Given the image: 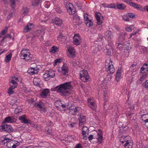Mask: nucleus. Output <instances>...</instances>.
<instances>
[{
    "label": "nucleus",
    "mask_w": 148,
    "mask_h": 148,
    "mask_svg": "<svg viewBox=\"0 0 148 148\" xmlns=\"http://www.w3.org/2000/svg\"><path fill=\"white\" fill-rule=\"evenodd\" d=\"M50 95L49 90L47 88L42 90L40 95V97L43 98H47Z\"/></svg>",
    "instance_id": "obj_18"
},
{
    "label": "nucleus",
    "mask_w": 148,
    "mask_h": 148,
    "mask_svg": "<svg viewBox=\"0 0 148 148\" xmlns=\"http://www.w3.org/2000/svg\"><path fill=\"white\" fill-rule=\"evenodd\" d=\"M13 131V129L9 125L5 124L1 125L0 127V131H5L8 132H11Z\"/></svg>",
    "instance_id": "obj_13"
},
{
    "label": "nucleus",
    "mask_w": 148,
    "mask_h": 148,
    "mask_svg": "<svg viewBox=\"0 0 148 148\" xmlns=\"http://www.w3.org/2000/svg\"><path fill=\"white\" fill-rule=\"evenodd\" d=\"M19 78L16 76L12 77L11 80L10 81V84H12L14 85V88H16L18 86L17 83L20 81L18 80Z\"/></svg>",
    "instance_id": "obj_23"
},
{
    "label": "nucleus",
    "mask_w": 148,
    "mask_h": 148,
    "mask_svg": "<svg viewBox=\"0 0 148 148\" xmlns=\"http://www.w3.org/2000/svg\"><path fill=\"white\" fill-rule=\"evenodd\" d=\"M71 106V104H69L68 105L66 104L64 101H63L60 107L58 108V110L61 111L63 113L66 109H68L69 108V106Z\"/></svg>",
    "instance_id": "obj_22"
},
{
    "label": "nucleus",
    "mask_w": 148,
    "mask_h": 148,
    "mask_svg": "<svg viewBox=\"0 0 148 148\" xmlns=\"http://www.w3.org/2000/svg\"><path fill=\"white\" fill-rule=\"evenodd\" d=\"M148 69L146 68H144V67L142 66L140 69V71L142 73H144L147 71Z\"/></svg>",
    "instance_id": "obj_54"
},
{
    "label": "nucleus",
    "mask_w": 148,
    "mask_h": 148,
    "mask_svg": "<svg viewBox=\"0 0 148 148\" xmlns=\"http://www.w3.org/2000/svg\"><path fill=\"white\" fill-rule=\"evenodd\" d=\"M50 3L49 1H46L45 2L44 5L45 8H48L50 6Z\"/></svg>",
    "instance_id": "obj_52"
},
{
    "label": "nucleus",
    "mask_w": 148,
    "mask_h": 148,
    "mask_svg": "<svg viewBox=\"0 0 148 148\" xmlns=\"http://www.w3.org/2000/svg\"><path fill=\"white\" fill-rule=\"evenodd\" d=\"M55 71L52 70H49L47 71H46L43 75L44 79L47 81L50 79L51 78H53L55 76Z\"/></svg>",
    "instance_id": "obj_9"
},
{
    "label": "nucleus",
    "mask_w": 148,
    "mask_h": 148,
    "mask_svg": "<svg viewBox=\"0 0 148 148\" xmlns=\"http://www.w3.org/2000/svg\"><path fill=\"white\" fill-rule=\"evenodd\" d=\"M13 14V13L11 12L10 13L8 16H7V19L8 20H9L12 17V15Z\"/></svg>",
    "instance_id": "obj_61"
},
{
    "label": "nucleus",
    "mask_w": 148,
    "mask_h": 148,
    "mask_svg": "<svg viewBox=\"0 0 148 148\" xmlns=\"http://www.w3.org/2000/svg\"><path fill=\"white\" fill-rule=\"evenodd\" d=\"M3 138V139L2 140V142L5 143H8V142L11 141L10 139L8 138L6 136H4Z\"/></svg>",
    "instance_id": "obj_51"
},
{
    "label": "nucleus",
    "mask_w": 148,
    "mask_h": 148,
    "mask_svg": "<svg viewBox=\"0 0 148 148\" xmlns=\"http://www.w3.org/2000/svg\"><path fill=\"white\" fill-rule=\"evenodd\" d=\"M95 17L97 21V23L99 25H101L103 20V17L102 14L100 13H96Z\"/></svg>",
    "instance_id": "obj_26"
},
{
    "label": "nucleus",
    "mask_w": 148,
    "mask_h": 148,
    "mask_svg": "<svg viewBox=\"0 0 148 148\" xmlns=\"http://www.w3.org/2000/svg\"><path fill=\"white\" fill-rule=\"evenodd\" d=\"M79 121V125H81L84 124L86 123V117L83 115L80 116L78 119Z\"/></svg>",
    "instance_id": "obj_32"
},
{
    "label": "nucleus",
    "mask_w": 148,
    "mask_h": 148,
    "mask_svg": "<svg viewBox=\"0 0 148 148\" xmlns=\"http://www.w3.org/2000/svg\"><path fill=\"white\" fill-rule=\"evenodd\" d=\"M10 87L8 89V93L10 95L14 93V91L13 90V89H14L15 88H14L13 86H12L11 85H10Z\"/></svg>",
    "instance_id": "obj_39"
},
{
    "label": "nucleus",
    "mask_w": 148,
    "mask_h": 148,
    "mask_svg": "<svg viewBox=\"0 0 148 148\" xmlns=\"http://www.w3.org/2000/svg\"><path fill=\"white\" fill-rule=\"evenodd\" d=\"M18 119L21 121L22 123H30L31 121L29 119H27L25 117V115H24L21 116H19L18 118Z\"/></svg>",
    "instance_id": "obj_27"
},
{
    "label": "nucleus",
    "mask_w": 148,
    "mask_h": 148,
    "mask_svg": "<svg viewBox=\"0 0 148 148\" xmlns=\"http://www.w3.org/2000/svg\"><path fill=\"white\" fill-rule=\"evenodd\" d=\"M73 87L70 82H66L61 84L59 86L52 88L53 91H56L63 96H68L70 93V90L73 89Z\"/></svg>",
    "instance_id": "obj_1"
},
{
    "label": "nucleus",
    "mask_w": 148,
    "mask_h": 148,
    "mask_svg": "<svg viewBox=\"0 0 148 148\" xmlns=\"http://www.w3.org/2000/svg\"><path fill=\"white\" fill-rule=\"evenodd\" d=\"M62 61V60L61 58H58L55 60L54 61V65L56 66L58 65Z\"/></svg>",
    "instance_id": "obj_44"
},
{
    "label": "nucleus",
    "mask_w": 148,
    "mask_h": 148,
    "mask_svg": "<svg viewBox=\"0 0 148 148\" xmlns=\"http://www.w3.org/2000/svg\"><path fill=\"white\" fill-rule=\"evenodd\" d=\"M29 11L28 9L26 7L23 8L22 10V15L25 16L27 14Z\"/></svg>",
    "instance_id": "obj_41"
},
{
    "label": "nucleus",
    "mask_w": 148,
    "mask_h": 148,
    "mask_svg": "<svg viewBox=\"0 0 148 148\" xmlns=\"http://www.w3.org/2000/svg\"><path fill=\"white\" fill-rule=\"evenodd\" d=\"M58 40L59 41H62L65 39V37L62 34H60L58 37Z\"/></svg>",
    "instance_id": "obj_48"
},
{
    "label": "nucleus",
    "mask_w": 148,
    "mask_h": 148,
    "mask_svg": "<svg viewBox=\"0 0 148 148\" xmlns=\"http://www.w3.org/2000/svg\"><path fill=\"white\" fill-rule=\"evenodd\" d=\"M123 71L121 69L118 70L115 77V79L117 82L119 81L121 79L122 77L121 73Z\"/></svg>",
    "instance_id": "obj_31"
},
{
    "label": "nucleus",
    "mask_w": 148,
    "mask_h": 148,
    "mask_svg": "<svg viewBox=\"0 0 148 148\" xmlns=\"http://www.w3.org/2000/svg\"><path fill=\"white\" fill-rule=\"evenodd\" d=\"M75 148H82V147L80 144H78L76 145Z\"/></svg>",
    "instance_id": "obj_63"
},
{
    "label": "nucleus",
    "mask_w": 148,
    "mask_h": 148,
    "mask_svg": "<svg viewBox=\"0 0 148 148\" xmlns=\"http://www.w3.org/2000/svg\"><path fill=\"white\" fill-rule=\"evenodd\" d=\"M122 17L124 20L126 21H129V18L128 16L127 15V14H125L123 16H122Z\"/></svg>",
    "instance_id": "obj_53"
},
{
    "label": "nucleus",
    "mask_w": 148,
    "mask_h": 148,
    "mask_svg": "<svg viewBox=\"0 0 148 148\" xmlns=\"http://www.w3.org/2000/svg\"><path fill=\"white\" fill-rule=\"evenodd\" d=\"M7 31L8 29L7 28H6L4 30L2 31L0 33V40L1 39V42L3 41L4 39L6 38V37L4 36V35L7 32ZM6 37L11 38V36L9 34H7Z\"/></svg>",
    "instance_id": "obj_19"
},
{
    "label": "nucleus",
    "mask_w": 148,
    "mask_h": 148,
    "mask_svg": "<svg viewBox=\"0 0 148 148\" xmlns=\"http://www.w3.org/2000/svg\"><path fill=\"white\" fill-rule=\"evenodd\" d=\"M105 7L108 8H116V6L114 3H110L107 4V6H106Z\"/></svg>",
    "instance_id": "obj_49"
},
{
    "label": "nucleus",
    "mask_w": 148,
    "mask_h": 148,
    "mask_svg": "<svg viewBox=\"0 0 148 148\" xmlns=\"http://www.w3.org/2000/svg\"><path fill=\"white\" fill-rule=\"evenodd\" d=\"M113 37V35L111 31L108 30L105 33V38L108 41H110Z\"/></svg>",
    "instance_id": "obj_30"
},
{
    "label": "nucleus",
    "mask_w": 148,
    "mask_h": 148,
    "mask_svg": "<svg viewBox=\"0 0 148 148\" xmlns=\"http://www.w3.org/2000/svg\"><path fill=\"white\" fill-rule=\"evenodd\" d=\"M35 106L38 109L41 111L42 112H44L46 110V108L45 107L44 104L42 103H36Z\"/></svg>",
    "instance_id": "obj_21"
},
{
    "label": "nucleus",
    "mask_w": 148,
    "mask_h": 148,
    "mask_svg": "<svg viewBox=\"0 0 148 148\" xmlns=\"http://www.w3.org/2000/svg\"><path fill=\"white\" fill-rule=\"evenodd\" d=\"M75 119L74 118H72L71 120L69 121L68 124L70 128H73L76 125V123L75 121H74Z\"/></svg>",
    "instance_id": "obj_35"
},
{
    "label": "nucleus",
    "mask_w": 148,
    "mask_h": 148,
    "mask_svg": "<svg viewBox=\"0 0 148 148\" xmlns=\"http://www.w3.org/2000/svg\"><path fill=\"white\" fill-rule=\"evenodd\" d=\"M127 15L128 16V17H130L131 18H135V16L134 14L132 13H128L127 14Z\"/></svg>",
    "instance_id": "obj_57"
},
{
    "label": "nucleus",
    "mask_w": 148,
    "mask_h": 148,
    "mask_svg": "<svg viewBox=\"0 0 148 148\" xmlns=\"http://www.w3.org/2000/svg\"><path fill=\"white\" fill-rule=\"evenodd\" d=\"M134 25H132L126 27L125 28L126 31L128 32H131L132 31V30L134 29Z\"/></svg>",
    "instance_id": "obj_43"
},
{
    "label": "nucleus",
    "mask_w": 148,
    "mask_h": 148,
    "mask_svg": "<svg viewBox=\"0 0 148 148\" xmlns=\"http://www.w3.org/2000/svg\"><path fill=\"white\" fill-rule=\"evenodd\" d=\"M55 24L58 26H60L62 23V21L58 18H56L53 20Z\"/></svg>",
    "instance_id": "obj_36"
},
{
    "label": "nucleus",
    "mask_w": 148,
    "mask_h": 148,
    "mask_svg": "<svg viewBox=\"0 0 148 148\" xmlns=\"http://www.w3.org/2000/svg\"><path fill=\"white\" fill-rule=\"evenodd\" d=\"M105 66L106 70L108 73L112 74L115 71L113 64V61L110 59L106 60L105 62Z\"/></svg>",
    "instance_id": "obj_5"
},
{
    "label": "nucleus",
    "mask_w": 148,
    "mask_h": 148,
    "mask_svg": "<svg viewBox=\"0 0 148 148\" xmlns=\"http://www.w3.org/2000/svg\"><path fill=\"white\" fill-rule=\"evenodd\" d=\"M19 142L16 140H12L8 142L7 146L8 148H16V147L20 145Z\"/></svg>",
    "instance_id": "obj_16"
},
{
    "label": "nucleus",
    "mask_w": 148,
    "mask_h": 148,
    "mask_svg": "<svg viewBox=\"0 0 148 148\" xmlns=\"http://www.w3.org/2000/svg\"><path fill=\"white\" fill-rule=\"evenodd\" d=\"M34 27V26L32 23H28L26 25L24 30V32H29L31 29Z\"/></svg>",
    "instance_id": "obj_33"
},
{
    "label": "nucleus",
    "mask_w": 148,
    "mask_h": 148,
    "mask_svg": "<svg viewBox=\"0 0 148 148\" xmlns=\"http://www.w3.org/2000/svg\"><path fill=\"white\" fill-rule=\"evenodd\" d=\"M144 68H146L148 70V64L147 63L144 64L143 66Z\"/></svg>",
    "instance_id": "obj_64"
},
{
    "label": "nucleus",
    "mask_w": 148,
    "mask_h": 148,
    "mask_svg": "<svg viewBox=\"0 0 148 148\" xmlns=\"http://www.w3.org/2000/svg\"><path fill=\"white\" fill-rule=\"evenodd\" d=\"M48 127H46L45 128V130L47 132L50 134H52V131L49 129H48Z\"/></svg>",
    "instance_id": "obj_60"
},
{
    "label": "nucleus",
    "mask_w": 148,
    "mask_h": 148,
    "mask_svg": "<svg viewBox=\"0 0 148 148\" xmlns=\"http://www.w3.org/2000/svg\"><path fill=\"white\" fill-rule=\"evenodd\" d=\"M96 46V48L95 50V52L97 53L98 51L101 50L102 48V47L101 46H98L97 47Z\"/></svg>",
    "instance_id": "obj_58"
},
{
    "label": "nucleus",
    "mask_w": 148,
    "mask_h": 148,
    "mask_svg": "<svg viewBox=\"0 0 148 148\" xmlns=\"http://www.w3.org/2000/svg\"><path fill=\"white\" fill-rule=\"evenodd\" d=\"M141 116L143 124L148 127V114H141Z\"/></svg>",
    "instance_id": "obj_25"
},
{
    "label": "nucleus",
    "mask_w": 148,
    "mask_h": 148,
    "mask_svg": "<svg viewBox=\"0 0 148 148\" xmlns=\"http://www.w3.org/2000/svg\"><path fill=\"white\" fill-rule=\"evenodd\" d=\"M120 142L124 144L125 148H132L133 143L130 141V137L129 136H123L120 139Z\"/></svg>",
    "instance_id": "obj_4"
},
{
    "label": "nucleus",
    "mask_w": 148,
    "mask_h": 148,
    "mask_svg": "<svg viewBox=\"0 0 148 148\" xmlns=\"http://www.w3.org/2000/svg\"><path fill=\"white\" fill-rule=\"evenodd\" d=\"M86 21V24L87 26L90 27L93 25V23L91 19H90Z\"/></svg>",
    "instance_id": "obj_47"
},
{
    "label": "nucleus",
    "mask_w": 148,
    "mask_h": 148,
    "mask_svg": "<svg viewBox=\"0 0 148 148\" xmlns=\"http://www.w3.org/2000/svg\"><path fill=\"white\" fill-rule=\"evenodd\" d=\"M130 5L135 8L142 11H143V8L140 5L135 3L132 2L130 3Z\"/></svg>",
    "instance_id": "obj_29"
},
{
    "label": "nucleus",
    "mask_w": 148,
    "mask_h": 148,
    "mask_svg": "<svg viewBox=\"0 0 148 148\" xmlns=\"http://www.w3.org/2000/svg\"><path fill=\"white\" fill-rule=\"evenodd\" d=\"M67 56L70 57H74L75 55V50L72 46H69L67 47L66 50Z\"/></svg>",
    "instance_id": "obj_17"
},
{
    "label": "nucleus",
    "mask_w": 148,
    "mask_h": 148,
    "mask_svg": "<svg viewBox=\"0 0 148 148\" xmlns=\"http://www.w3.org/2000/svg\"><path fill=\"white\" fill-rule=\"evenodd\" d=\"M79 109V108L78 107H76L71 104V106H69V108L68 109L69 110L71 114L73 115L76 114V113L77 112Z\"/></svg>",
    "instance_id": "obj_24"
},
{
    "label": "nucleus",
    "mask_w": 148,
    "mask_h": 148,
    "mask_svg": "<svg viewBox=\"0 0 148 148\" xmlns=\"http://www.w3.org/2000/svg\"><path fill=\"white\" fill-rule=\"evenodd\" d=\"M17 0H10L11 7L14 8L15 7V1Z\"/></svg>",
    "instance_id": "obj_55"
},
{
    "label": "nucleus",
    "mask_w": 148,
    "mask_h": 148,
    "mask_svg": "<svg viewBox=\"0 0 148 148\" xmlns=\"http://www.w3.org/2000/svg\"><path fill=\"white\" fill-rule=\"evenodd\" d=\"M82 42L80 35L78 34H75L73 36V43L76 46L79 45Z\"/></svg>",
    "instance_id": "obj_14"
},
{
    "label": "nucleus",
    "mask_w": 148,
    "mask_h": 148,
    "mask_svg": "<svg viewBox=\"0 0 148 148\" xmlns=\"http://www.w3.org/2000/svg\"><path fill=\"white\" fill-rule=\"evenodd\" d=\"M147 75V74H143L140 79V80L141 81V82H143L145 78Z\"/></svg>",
    "instance_id": "obj_56"
},
{
    "label": "nucleus",
    "mask_w": 148,
    "mask_h": 148,
    "mask_svg": "<svg viewBox=\"0 0 148 148\" xmlns=\"http://www.w3.org/2000/svg\"><path fill=\"white\" fill-rule=\"evenodd\" d=\"M12 56V53H11L7 55L4 59L5 62L7 63H9L10 61Z\"/></svg>",
    "instance_id": "obj_37"
},
{
    "label": "nucleus",
    "mask_w": 148,
    "mask_h": 148,
    "mask_svg": "<svg viewBox=\"0 0 148 148\" xmlns=\"http://www.w3.org/2000/svg\"><path fill=\"white\" fill-rule=\"evenodd\" d=\"M66 7L69 14L73 15V18L74 21L75 19H76V18L78 19L77 16H76V14H75V9L72 4L71 3L67 4Z\"/></svg>",
    "instance_id": "obj_6"
},
{
    "label": "nucleus",
    "mask_w": 148,
    "mask_h": 148,
    "mask_svg": "<svg viewBox=\"0 0 148 148\" xmlns=\"http://www.w3.org/2000/svg\"><path fill=\"white\" fill-rule=\"evenodd\" d=\"M120 32L121 34L119 33V31H118L117 33L120 34V36L118 39V41L117 42L116 44L117 45V48L120 50L122 51L125 50V48L124 47L125 41L124 37V33H123V32L122 30H121Z\"/></svg>",
    "instance_id": "obj_3"
},
{
    "label": "nucleus",
    "mask_w": 148,
    "mask_h": 148,
    "mask_svg": "<svg viewBox=\"0 0 148 148\" xmlns=\"http://www.w3.org/2000/svg\"><path fill=\"white\" fill-rule=\"evenodd\" d=\"M59 50L58 48L56 47L53 46L51 48L50 52L53 53H55L57 52Z\"/></svg>",
    "instance_id": "obj_38"
},
{
    "label": "nucleus",
    "mask_w": 148,
    "mask_h": 148,
    "mask_svg": "<svg viewBox=\"0 0 148 148\" xmlns=\"http://www.w3.org/2000/svg\"><path fill=\"white\" fill-rule=\"evenodd\" d=\"M124 45V46L125 50H130L131 49V45L129 43L127 42H125Z\"/></svg>",
    "instance_id": "obj_40"
},
{
    "label": "nucleus",
    "mask_w": 148,
    "mask_h": 148,
    "mask_svg": "<svg viewBox=\"0 0 148 148\" xmlns=\"http://www.w3.org/2000/svg\"><path fill=\"white\" fill-rule=\"evenodd\" d=\"M144 86L145 88H148V80H147L145 82Z\"/></svg>",
    "instance_id": "obj_62"
},
{
    "label": "nucleus",
    "mask_w": 148,
    "mask_h": 148,
    "mask_svg": "<svg viewBox=\"0 0 148 148\" xmlns=\"http://www.w3.org/2000/svg\"><path fill=\"white\" fill-rule=\"evenodd\" d=\"M117 8L120 10H123L125 7V5L124 4H118L117 5Z\"/></svg>",
    "instance_id": "obj_45"
},
{
    "label": "nucleus",
    "mask_w": 148,
    "mask_h": 148,
    "mask_svg": "<svg viewBox=\"0 0 148 148\" xmlns=\"http://www.w3.org/2000/svg\"><path fill=\"white\" fill-rule=\"evenodd\" d=\"M89 130L88 128L86 126H83L82 128V136H83V139L84 140L87 139V134Z\"/></svg>",
    "instance_id": "obj_20"
},
{
    "label": "nucleus",
    "mask_w": 148,
    "mask_h": 148,
    "mask_svg": "<svg viewBox=\"0 0 148 148\" xmlns=\"http://www.w3.org/2000/svg\"><path fill=\"white\" fill-rule=\"evenodd\" d=\"M102 132L100 130H98L97 132L95 131L93 135H90L88 137V140L91 142L93 139L94 140L95 142H99L101 143L102 141Z\"/></svg>",
    "instance_id": "obj_2"
},
{
    "label": "nucleus",
    "mask_w": 148,
    "mask_h": 148,
    "mask_svg": "<svg viewBox=\"0 0 148 148\" xmlns=\"http://www.w3.org/2000/svg\"><path fill=\"white\" fill-rule=\"evenodd\" d=\"M87 103L88 106L92 110H95L96 109L97 104L93 98H90L88 99L87 100Z\"/></svg>",
    "instance_id": "obj_12"
},
{
    "label": "nucleus",
    "mask_w": 148,
    "mask_h": 148,
    "mask_svg": "<svg viewBox=\"0 0 148 148\" xmlns=\"http://www.w3.org/2000/svg\"><path fill=\"white\" fill-rule=\"evenodd\" d=\"M101 86L102 90V91L103 93L104 97H108L109 91L107 86V81L106 80L103 81L101 84Z\"/></svg>",
    "instance_id": "obj_8"
},
{
    "label": "nucleus",
    "mask_w": 148,
    "mask_h": 148,
    "mask_svg": "<svg viewBox=\"0 0 148 148\" xmlns=\"http://www.w3.org/2000/svg\"><path fill=\"white\" fill-rule=\"evenodd\" d=\"M41 80L38 78L35 77L33 80V83L34 85L36 86L40 87V82Z\"/></svg>",
    "instance_id": "obj_34"
},
{
    "label": "nucleus",
    "mask_w": 148,
    "mask_h": 148,
    "mask_svg": "<svg viewBox=\"0 0 148 148\" xmlns=\"http://www.w3.org/2000/svg\"><path fill=\"white\" fill-rule=\"evenodd\" d=\"M90 16L87 14H84V18L85 21H86L90 19Z\"/></svg>",
    "instance_id": "obj_50"
},
{
    "label": "nucleus",
    "mask_w": 148,
    "mask_h": 148,
    "mask_svg": "<svg viewBox=\"0 0 148 148\" xmlns=\"http://www.w3.org/2000/svg\"><path fill=\"white\" fill-rule=\"evenodd\" d=\"M32 65V64L28 69L27 71L28 73L31 75L37 74L39 71V69L36 66L33 67Z\"/></svg>",
    "instance_id": "obj_15"
},
{
    "label": "nucleus",
    "mask_w": 148,
    "mask_h": 148,
    "mask_svg": "<svg viewBox=\"0 0 148 148\" xmlns=\"http://www.w3.org/2000/svg\"><path fill=\"white\" fill-rule=\"evenodd\" d=\"M16 119L11 116H8L6 117L3 121L4 123H12L15 122Z\"/></svg>",
    "instance_id": "obj_28"
},
{
    "label": "nucleus",
    "mask_w": 148,
    "mask_h": 148,
    "mask_svg": "<svg viewBox=\"0 0 148 148\" xmlns=\"http://www.w3.org/2000/svg\"><path fill=\"white\" fill-rule=\"evenodd\" d=\"M62 101H62L61 100H59L58 101L55 102V105L57 108L58 110V108L60 107Z\"/></svg>",
    "instance_id": "obj_42"
},
{
    "label": "nucleus",
    "mask_w": 148,
    "mask_h": 148,
    "mask_svg": "<svg viewBox=\"0 0 148 148\" xmlns=\"http://www.w3.org/2000/svg\"><path fill=\"white\" fill-rule=\"evenodd\" d=\"M96 46V48L95 50V52L97 53L98 51L101 50L102 48V47L101 46H98L97 47Z\"/></svg>",
    "instance_id": "obj_59"
},
{
    "label": "nucleus",
    "mask_w": 148,
    "mask_h": 148,
    "mask_svg": "<svg viewBox=\"0 0 148 148\" xmlns=\"http://www.w3.org/2000/svg\"><path fill=\"white\" fill-rule=\"evenodd\" d=\"M20 55L21 58L26 61L30 60L31 58L30 53L27 49L22 50Z\"/></svg>",
    "instance_id": "obj_7"
},
{
    "label": "nucleus",
    "mask_w": 148,
    "mask_h": 148,
    "mask_svg": "<svg viewBox=\"0 0 148 148\" xmlns=\"http://www.w3.org/2000/svg\"><path fill=\"white\" fill-rule=\"evenodd\" d=\"M79 74L81 79L82 81L86 82L88 80L90 77L86 71L83 70L80 71Z\"/></svg>",
    "instance_id": "obj_10"
},
{
    "label": "nucleus",
    "mask_w": 148,
    "mask_h": 148,
    "mask_svg": "<svg viewBox=\"0 0 148 148\" xmlns=\"http://www.w3.org/2000/svg\"><path fill=\"white\" fill-rule=\"evenodd\" d=\"M69 71V69L66 65L64 64L62 67L58 68V71L61 74L64 76L67 75Z\"/></svg>",
    "instance_id": "obj_11"
},
{
    "label": "nucleus",
    "mask_w": 148,
    "mask_h": 148,
    "mask_svg": "<svg viewBox=\"0 0 148 148\" xmlns=\"http://www.w3.org/2000/svg\"><path fill=\"white\" fill-rule=\"evenodd\" d=\"M72 64L74 66H78L79 67L81 66L80 64V62L79 61H74L72 62Z\"/></svg>",
    "instance_id": "obj_46"
}]
</instances>
